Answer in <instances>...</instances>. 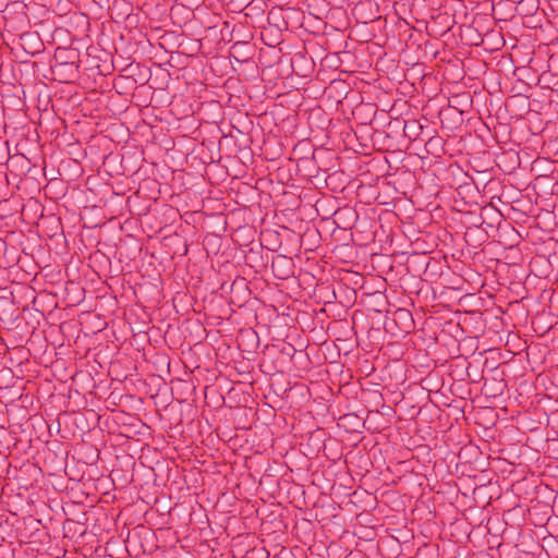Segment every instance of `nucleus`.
Segmentation results:
<instances>
[{
	"label": "nucleus",
	"mask_w": 558,
	"mask_h": 558,
	"mask_svg": "<svg viewBox=\"0 0 558 558\" xmlns=\"http://www.w3.org/2000/svg\"><path fill=\"white\" fill-rule=\"evenodd\" d=\"M422 132H423V126L421 125V123L417 120L413 119V120L404 121L403 134L411 142L416 141L420 137V135L422 134Z\"/></svg>",
	"instance_id": "f03ea898"
},
{
	"label": "nucleus",
	"mask_w": 558,
	"mask_h": 558,
	"mask_svg": "<svg viewBox=\"0 0 558 558\" xmlns=\"http://www.w3.org/2000/svg\"><path fill=\"white\" fill-rule=\"evenodd\" d=\"M51 72L60 82H73L78 75V65L75 61H57L51 65Z\"/></svg>",
	"instance_id": "f257e3e1"
}]
</instances>
